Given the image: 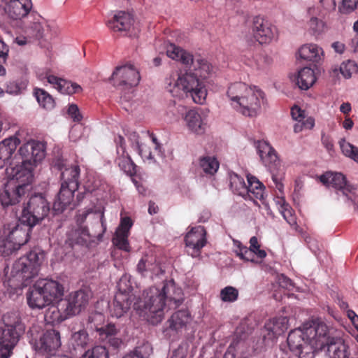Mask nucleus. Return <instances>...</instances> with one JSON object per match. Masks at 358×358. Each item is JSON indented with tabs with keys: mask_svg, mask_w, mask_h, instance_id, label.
I'll return each mask as SVG.
<instances>
[{
	"mask_svg": "<svg viewBox=\"0 0 358 358\" xmlns=\"http://www.w3.org/2000/svg\"><path fill=\"white\" fill-rule=\"evenodd\" d=\"M183 300L182 289L173 280H169L160 289L151 287L145 289L133 306L139 316L152 324H157L164 319L165 312L178 306Z\"/></svg>",
	"mask_w": 358,
	"mask_h": 358,
	"instance_id": "f257e3e1",
	"label": "nucleus"
},
{
	"mask_svg": "<svg viewBox=\"0 0 358 358\" xmlns=\"http://www.w3.org/2000/svg\"><path fill=\"white\" fill-rule=\"evenodd\" d=\"M327 331L324 323L307 322L289 334L288 346L299 358H315V352L322 350L328 341Z\"/></svg>",
	"mask_w": 358,
	"mask_h": 358,
	"instance_id": "f03ea898",
	"label": "nucleus"
},
{
	"mask_svg": "<svg viewBox=\"0 0 358 358\" xmlns=\"http://www.w3.org/2000/svg\"><path fill=\"white\" fill-rule=\"evenodd\" d=\"M226 95L230 106L236 112L250 118L259 116L265 101V94L259 87L243 82L231 83Z\"/></svg>",
	"mask_w": 358,
	"mask_h": 358,
	"instance_id": "7ed1b4c3",
	"label": "nucleus"
},
{
	"mask_svg": "<svg viewBox=\"0 0 358 358\" xmlns=\"http://www.w3.org/2000/svg\"><path fill=\"white\" fill-rule=\"evenodd\" d=\"M7 171L12 180L0 190V203L3 208L15 206L24 199L33 178L30 169L22 166Z\"/></svg>",
	"mask_w": 358,
	"mask_h": 358,
	"instance_id": "20e7f679",
	"label": "nucleus"
},
{
	"mask_svg": "<svg viewBox=\"0 0 358 358\" xmlns=\"http://www.w3.org/2000/svg\"><path fill=\"white\" fill-rule=\"evenodd\" d=\"M32 226L21 220V217L3 224L0 231V252L8 257L27 243Z\"/></svg>",
	"mask_w": 358,
	"mask_h": 358,
	"instance_id": "39448f33",
	"label": "nucleus"
},
{
	"mask_svg": "<svg viewBox=\"0 0 358 358\" xmlns=\"http://www.w3.org/2000/svg\"><path fill=\"white\" fill-rule=\"evenodd\" d=\"M169 92L176 97H190L198 104H203L207 96V90L203 81L189 71L178 75L173 85H170Z\"/></svg>",
	"mask_w": 358,
	"mask_h": 358,
	"instance_id": "423d86ee",
	"label": "nucleus"
},
{
	"mask_svg": "<svg viewBox=\"0 0 358 358\" xmlns=\"http://www.w3.org/2000/svg\"><path fill=\"white\" fill-rule=\"evenodd\" d=\"M5 328L0 334V358H8L24 330L17 312L7 313L3 316Z\"/></svg>",
	"mask_w": 358,
	"mask_h": 358,
	"instance_id": "0eeeda50",
	"label": "nucleus"
},
{
	"mask_svg": "<svg viewBox=\"0 0 358 358\" xmlns=\"http://www.w3.org/2000/svg\"><path fill=\"white\" fill-rule=\"evenodd\" d=\"M50 210V203L45 196L41 194H35L24 205L21 220L34 227L48 215Z\"/></svg>",
	"mask_w": 358,
	"mask_h": 358,
	"instance_id": "6e6552de",
	"label": "nucleus"
},
{
	"mask_svg": "<svg viewBox=\"0 0 358 358\" xmlns=\"http://www.w3.org/2000/svg\"><path fill=\"white\" fill-rule=\"evenodd\" d=\"M130 278L131 276L125 273L117 282V292L110 309L113 317L120 318L123 316L130 308L131 301L135 298Z\"/></svg>",
	"mask_w": 358,
	"mask_h": 358,
	"instance_id": "1a4fd4ad",
	"label": "nucleus"
},
{
	"mask_svg": "<svg viewBox=\"0 0 358 358\" xmlns=\"http://www.w3.org/2000/svg\"><path fill=\"white\" fill-rule=\"evenodd\" d=\"M29 333L31 336V344L38 352L55 354L61 347L60 334L55 329L40 332L39 328L34 326Z\"/></svg>",
	"mask_w": 358,
	"mask_h": 358,
	"instance_id": "9d476101",
	"label": "nucleus"
},
{
	"mask_svg": "<svg viewBox=\"0 0 358 358\" xmlns=\"http://www.w3.org/2000/svg\"><path fill=\"white\" fill-rule=\"evenodd\" d=\"M43 259V253L31 251L14 263L12 272L25 282L38 274Z\"/></svg>",
	"mask_w": 358,
	"mask_h": 358,
	"instance_id": "9b49d317",
	"label": "nucleus"
},
{
	"mask_svg": "<svg viewBox=\"0 0 358 358\" xmlns=\"http://www.w3.org/2000/svg\"><path fill=\"white\" fill-rule=\"evenodd\" d=\"M320 180L327 187L335 189L338 196H342L346 198L347 200L355 202V188L347 182L343 173L331 171L326 172L320 176Z\"/></svg>",
	"mask_w": 358,
	"mask_h": 358,
	"instance_id": "f8f14e48",
	"label": "nucleus"
},
{
	"mask_svg": "<svg viewBox=\"0 0 358 358\" xmlns=\"http://www.w3.org/2000/svg\"><path fill=\"white\" fill-rule=\"evenodd\" d=\"M92 297L90 290L80 289L71 293L67 299L59 303L60 310H62L66 317L78 314L81 310L86 307Z\"/></svg>",
	"mask_w": 358,
	"mask_h": 358,
	"instance_id": "ddd939ff",
	"label": "nucleus"
},
{
	"mask_svg": "<svg viewBox=\"0 0 358 358\" xmlns=\"http://www.w3.org/2000/svg\"><path fill=\"white\" fill-rule=\"evenodd\" d=\"M114 85L123 88H132L138 85L141 76L138 70L131 64L117 66L111 75Z\"/></svg>",
	"mask_w": 358,
	"mask_h": 358,
	"instance_id": "4468645a",
	"label": "nucleus"
},
{
	"mask_svg": "<svg viewBox=\"0 0 358 358\" xmlns=\"http://www.w3.org/2000/svg\"><path fill=\"white\" fill-rule=\"evenodd\" d=\"M252 31L254 38L260 44H269L278 37L277 27L271 22L260 17H255L252 21Z\"/></svg>",
	"mask_w": 358,
	"mask_h": 358,
	"instance_id": "2eb2a0df",
	"label": "nucleus"
},
{
	"mask_svg": "<svg viewBox=\"0 0 358 358\" xmlns=\"http://www.w3.org/2000/svg\"><path fill=\"white\" fill-rule=\"evenodd\" d=\"M187 252L191 257H200L201 250L206 245V231L203 227L197 226L192 228L185 238Z\"/></svg>",
	"mask_w": 358,
	"mask_h": 358,
	"instance_id": "dca6fc26",
	"label": "nucleus"
},
{
	"mask_svg": "<svg viewBox=\"0 0 358 358\" xmlns=\"http://www.w3.org/2000/svg\"><path fill=\"white\" fill-rule=\"evenodd\" d=\"M234 251L236 255L241 259L247 262H255V257L259 259H264L266 257V252L264 250L260 249L258 239L256 236H252L250 239V248L243 245L239 241L234 240Z\"/></svg>",
	"mask_w": 358,
	"mask_h": 358,
	"instance_id": "f3484780",
	"label": "nucleus"
},
{
	"mask_svg": "<svg viewBox=\"0 0 358 358\" xmlns=\"http://www.w3.org/2000/svg\"><path fill=\"white\" fill-rule=\"evenodd\" d=\"M187 129L192 134L201 136L205 134L208 124L206 114L202 110L190 109L183 116Z\"/></svg>",
	"mask_w": 358,
	"mask_h": 358,
	"instance_id": "a211bd4d",
	"label": "nucleus"
},
{
	"mask_svg": "<svg viewBox=\"0 0 358 358\" xmlns=\"http://www.w3.org/2000/svg\"><path fill=\"white\" fill-rule=\"evenodd\" d=\"M288 329L287 317L273 318L266 322L262 331L263 339L266 345L273 343L275 339Z\"/></svg>",
	"mask_w": 358,
	"mask_h": 358,
	"instance_id": "6ab92c4d",
	"label": "nucleus"
},
{
	"mask_svg": "<svg viewBox=\"0 0 358 358\" xmlns=\"http://www.w3.org/2000/svg\"><path fill=\"white\" fill-rule=\"evenodd\" d=\"M110 29L114 31L129 32V36H136L138 29L134 26V20L131 13L124 11H119L108 24Z\"/></svg>",
	"mask_w": 358,
	"mask_h": 358,
	"instance_id": "aec40b11",
	"label": "nucleus"
},
{
	"mask_svg": "<svg viewBox=\"0 0 358 358\" xmlns=\"http://www.w3.org/2000/svg\"><path fill=\"white\" fill-rule=\"evenodd\" d=\"M31 0H10L5 6V12L13 20H18L29 17L32 11Z\"/></svg>",
	"mask_w": 358,
	"mask_h": 358,
	"instance_id": "412c9836",
	"label": "nucleus"
},
{
	"mask_svg": "<svg viewBox=\"0 0 358 358\" xmlns=\"http://www.w3.org/2000/svg\"><path fill=\"white\" fill-rule=\"evenodd\" d=\"M115 143L117 145L115 163L118 165L120 169L127 175H134L136 172V166L126 151L124 138L122 136H118L115 138Z\"/></svg>",
	"mask_w": 358,
	"mask_h": 358,
	"instance_id": "4be33fe9",
	"label": "nucleus"
},
{
	"mask_svg": "<svg viewBox=\"0 0 358 358\" xmlns=\"http://www.w3.org/2000/svg\"><path fill=\"white\" fill-rule=\"evenodd\" d=\"M77 189L78 187L74 182L71 183V185L62 182L59 192L53 203V210L56 213H62L71 203L74 192Z\"/></svg>",
	"mask_w": 358,
	"mask_h": 358,
	"instance_id": "5701e85b",
	"label": "nucleus"
},
{
	"mask_svg": "<svg viewBox=\"0 0 358 358\" xmlns=\"http://www.w3.org/2000/svg\"><path fill=\"white\" fill-rule=\"evenodd\" d=\"M259 155L270 171H275L280 166V162L275 150L266 141H259L257 144Z\"/></svg>",
	"mask_w": 358,
	"mask_h": 358,
	"instance_id": "b1692460",
	"label": "nucleus"
},
{
	"mask_svg": "<svg viewBox=\"0 0 358 358\" xmlns=\"http://www.w3.org/2000/svg\"><path fill=\"white\" fill-rule=\"evenodd\" d=\"M132 226L131 220L125 217L122 218L120 224L115 231L113 238V243L119 249L126 252L130 251V246L128 241L129 229Z\"/></svg>",
	"mask_w": 358,
	"mask_h": 358,
	"instance_id": "393cba45",
	"label": "nucleus"
},
{
	"mask_svg": "<svg viewBox=\"0 0 358 358\" xmlns=\"http://www.w3.org/2000/svg\"><path fill=\"white\" fill-rule=\"evenodd\" d=\"M193 317L187 309H181L174 312L167 320L169 328L176 333L186 330L192 324Z\"/></svg>",
	"mask_w": 358,
	"mask_h": 358,
	"instance_id": "a878e982",
	"label": "nucleus"
},
{
	"mask_svg": "<svg viewBox=\"0 0 358 358\" xmlns=\"http://www.w3.org/2000/svg\"><path fill=\"white\" fill-rule=\"evenodd\" d=\"M52 304L60 301L64 295V287L57 280L41 279L37 281Z\"/></svg>",
	"mask_w": 358,
	"mask_h": 358,
	"instance_id": "bb28decb",
	"label": "nucleus"
},
{
	"mask_svg": "<svg viewBox=\"0 0 358 358\" xmlns=\"http://www.w3.org/2000/svg\"><path fill=\"white\" fill-rule=\"evenodd\" d=\"M27 300L29 306L32 309H43L51 305L37 281L27 292Z\"/></svg>",
	"mask_w": 358,
	"mask_h": 358,
	"instance_id": "cd10ccee",
	"label": "nucleus"
},
{
	"mask_svg": "<svg viewBox=\"0 0 358 358\" xmlns=\"http://www.w3.org/2000/svg\"><path fill=\"white\" fill-rule=\"evenodd\" d=\"M45 20L36 12H32L28 17V24L24 27V33L31 38H41L43 36Z\"/></svg>",
	"mask_w": 358,
	"mask_h": 358,
	"instance_id": "c85d7f7f",
	"label": "nucleus"
},
{
	"mask_svg": "<svg viewBox=\"0 0 358 358\" xmlns=\"http://www.w3.org/2000/svg\"><path fill=\"white\" fill-rule=\"evenodd\" d=\"M189 71H192L195 77L199 78L200 80L209 78L214 73V67L206 59L197 57L195 59L192 57V62H190Z\"/></svg>",
	"mask_w": 358,
	"mask_h": 358,
	"instance_id": "c756f323",
	"label": "nucleus"
},
{
	"mask_svg": "<svg viewBox=\"0 0 358 358\" xmlns=\"http://www.w3.org/2000/svg\"><path fill=\"white\" fill-rule=\"evenodd\" d=\"M291 115L296 122L294 125V131L299 133L303 129H311L315 126V120L312 117H306L303 110L297 106L291 109Z\"/></svg>",
	"mask_w": 358,
	"mask_h": 358,
	"instance_id": "7c9ffc66",
	"label": "nucleus"
},
{
	"mask_svg": "<svg viewBox=\"0 0 358 358\" xmlns=\"http://www.w3.org/2000/svg\"><path fill=\"white\" fill-rule=\"evenodd\" d=\"M247 191L244 196L245 199H250L254 201L256 205H259L256 199L264 201L265 197L264 185L255 177L250 174L247 175Z\"/></svg>",
	"mask_w": 358,
	"mask_h": 358,
	"instance_id": "2f4dec72",
	"label": "nucleus"
},
{
	"mask_svg": "<svg viewBox=\"0 0 358 358\" xmlns=\"http://www.w3.org/2000/svg\"><path fill=\"white\" fill-rule=\"evenodd\" d=\"M47 81L58 92L64 94H73L82 91V87L76 83H72L54 75H48Z\"/></svg>",
	"mask_w": 358,
	"mask_h": 358,
	"instance_id": "473e14b6",
	"label": "nucleus"
},
{
	"mask_svg": "<svg viewBox=\"0 0 358 358\" xmlns=\"http://www.w3.org/2000/svg\"><path fill=\"white\" fill-rule=\"evenodd\" d=\"M55 166L62 171V182H65L68 185H71V183L74 182L78 187L80 168L78 165H68L65 161L59 160Z\"/></svg>",
	"mask_w": 358,
	"mask_h": 358,
	"instance_id": "72a5a7b5",
	"label": "nucleus"
},
{
	"mask_svg": "<svg viewBox=\"0 0 358 358\" xmlns=\"http://www.w3.org/2000/svg\"><path fill=\"white\" fill-rule=\"evenodd\" d=\"M318 9L315 6H311L307 9L308 18L306 22L307 29L309 33L314 36L322 34L326 27V23L318 18Z\"/></svg>",
	"mask_w": 358,
	"mask_h": 358,
	"instance_id": "f704fd0d",
	"label": "nucleus"
},
{
	"mask_svg": "<svg viewBox=\"0 0 358 358\" xmlns=\"http://www.w3.org/2000/svg\"><path fill=\"white\" fill-rule=\"evenodd\" d=\"M299 57L307 61L317 62L324 55L323 49L315 43H306L300 47L298 51Z\"/></svg>",
	"mask_w": 358,
	"mask_h": 358,
	"instance_id": "c9c22d12",
	"label": "nucleus"
},
{
	"mask_svg": "<svg viewBox=\"0 0 358 358\" xmlns=\"http://www.w3.org/2000/svg\"><path fill=\"white\" fill-rule=\"evenodd\" d=\"M291 79L296 83L300 89L306 90L315 83L316 77L312 69L304 67L300 69L293 78L291 77Z\"/></svg>",
	"mask_w": 358,
	"mask_h": 358,
	"instance_id": "e433bc0d",
	"label": "nucleus"
},
{
	"mask_svg": "<svg viewBox=\"0 0 358 358\" xmlns=\"http://www.w3.org/2000/svg\"><path fill=\"white\" fill-rule=\"evenodd\" d=\"M275 203L286 222L294 229L296 228V218L293 209L282 196H277L274 199Z\"/></svg>",
	"mask_w": 358,
	"mask_h": 358,
	"instance_id": "4c0bfd02",
	"label": "nucleus"
},
{
	"mask_svg": "<svg viewBox=\"0 0 358 358\" xmlns=\"http://www.w3.org/2000/svg\"><path fill=\"white\" fill-rule=\"evenodd\" d=\"M166 55L172 59L179 61L186 66L192 62V55L190 53L172 43L166 46Z\"/></svg>",
	"mask_w": 358,
	"mask_h": 358,
	"instance_id": "58836bf2",
	"label": "nucleus"
},
{
	"mask_svg": "<svg viewBox=\"0 0 358 358\" xmlns=\"http://www.w3.org/2000/svg\"><path fill=\"white\" fill-rule=\"evenodd\" d=\"M20 141L17 137L11 136L0 142V155L8 162L16 150Z\"/></svg>",
	"mask_w": 358,
	"mask_h": 358,
	"instance_id": "ea45409f",
	"label": "nucleus"
},
{
	"mask_svg": "<svg viewBox=\"0 0 358 358\" xmlns=\"http://www.w3.org/2000/svg\"><path fill=\"white\" fill-rule=\"evenodd\" d=\"M220 166V164L215 157L204 156L199 159V167L206 174H215Z\"/></svg>",
	"mask_w": 358,
	"mask_h": 358,
	"instance_id": "a19ab883",
	"label": "nucleus"
},
{
	"mask_svg": "<svg viewBox=\"0 0 358 358\" xmlns=\"http://www.w3.org/2000/svg\"><path fill=\"white\" fill-rule=\"evenodd\" d=\"M230 186L232 191L243 198L248 193L247 185L244 179L236 173H231L230 175Z\"/></svg>",
	"mask_w": 358,
	"mask_h": 358,
	"instance_id": "79ce46f5",
	"label": "nucleus"
},
{
	"mask_svg": "<svg viewBox=\"0 0 358 358\" xmlns=\"http://www.w3.org/2000/svg\"><path fill=\"white\" fill-rule=\"evenodd\" d=\"M33 145H34V141H29V142L24 143L23 145H22L19 150L20 155L23 158H24V159L22 162V164H20V166H22L23 168H28L29 169H30L31 173H32L31 160H32Z\"/></svg>",
	"mask_w": 358,
	"mask_h": 358,
	"instance_id": "37998d69",
	"label": "nucleus"
},
{
	"mask_svg": "<svg viewBox=\"0 0 358 358\" xmlns=\"http://www.w3.org/2000/svg\"><path fill=\"white\" fill-rule=\"evenodd\" d=\"M272 59L267 55H258L253 57L248 64L259 71H265L272 64Z\"/></svg>",
	"mask_w": 358,
	"mask_h": 358,
	"instance_id": "c03bdc74",
	"label": "nucleus"
},
{
	"mask_svg": "<svg viewBox=\"0 0 358 358\" xmlns=\"http://www.w3.org/2000/svg\"><path fill=\"white\" fill-rule=\"evenodd\" d=\"M343 155L358 163V147L348 142L345 138H341L338 142Z\"/></svg>",
	"mask_w": 358,
	"mask_h": 358,
	"instance_id": "a18cd8bd",
	"label": "nucleus"
},
{
	"mask_svg": "<svg viewBox=\"0 0 358 358\" xmlns=\"http://www.w3.org/2000/svg\"><path fill=\"white\" fill-rule=\"evenodd\" d=\"M34 95L39 105L48 110H50L55 106L53 98L46 91L43 89H35Z\"/></svg>",
	"mask_w": 358,
	"mask_h": 358,
	"instance_id": "49530a36",
	"label": "nucleus"
},
{
	"mask_svg": "<svg viewBox=\"0 0 358 358\" xmlns=\"http://www.w3.org/2000/svg\"><path fill=\"white\" fill-rule=\"evenodd\" d=\"M69 236L72 243L83 245L90 241L91 235L87 227L80 226L75 231L72 232Z\"/></svg>",
	"mask_w": 358,
	"mask_h": 358,
	"instance_id": "de8ad7c7",
	"label": "nucleus"
},
{
	"mask_svg": "<svg viewBox=\"0 0 358 358\" xmlns=\"http://www.w3.org/2000/svg\"><path fill=\"white\" fill-rule=\"evenodd\" d=\"M71 343L75 350L83 349L89 343L88 334L85 330H80L71 336Z\"/></svg>",
	"mask_w": 358,
	"mask_h": 358,
	"instance_id": "09e8293b",
	"label": "nucleus"
},
{
	"mask_svg": "<svg viewBox=\"0 0 358 358\" xmlns=\"http://www.w3.org/2000/svg\"><path fill=\"white\" fill-rule=\"evenodd\" d=\"M155 258L152 255H145L139 260L136 271L141 276L148 277L149 275V268L152 266Z\"/></svg>",
	"mask_w": 358,
	"mask_h": 358,
	"instance_id": "8fccbe9b",
	"label": "nucleus"
},
{
	"mask_svg": "<svg viewBox=\"0 0 358 358\" xmlns=\"http://www.w3.org/2000/svg\"><path fill=\"white\" fill-rule=\"evenodd\" d=\"M152 352L149 343H144L138 346L134 351L126 355L123 358H148Z\"/></svg>",
	"mask_w": 358,
	"mask_h": 358,
	"instance_id": "3c124183",
	"label": "nucleus"
},
{
	"mask_svg": "<svg viewBox=\"0 0 358 358\" xmlns=\"http://www.w3.org/2000/svg\"><path fill=\"white\" fill-rule=\"evenodd\" d=\"M339 71L345 78H350L358 71V66L355 61L347 60L341 64Z\"/></svg>",
	"mask_w": 358,
	"mask_h": 358,
	"instance_id": "603ef678",
	"label": "nucleus"
},
{
	"mask_svg": "<svg viewBox=\"0 0 358 358\" xmlns=\"http://www.w3.org/2000/svg\"><path fill=\"white\" fill-rule=\"evenodd\" d=\"M220 296L223 302L232 303L237 300L238 291L234 287L227 286L221 289Z\"/></svg>",
	"mask_w": 358,
	"mask_h": 358,
	"instance_id": "864d4df0",
	"label": "nucleus"
},
{
	"mask_svg": "<svg viewBox=\"0 0 358 358\" xmlns=\"http://www.w3.org/2000/svg\"><path fill=\"white\" fill-rule=\"evenodd\" d=\"M81 358H108V352L105 347L97 345L86 351Z\"/></svg>",
	"mask_w": 358,
	"mask_h": 358,
	"instance_id": "5fc2aeb1",
	"label": "nucleus"
},
{
	"mask_svg": "<svg viewBox=\"0 0 358 358\" xmlns=\"http://www.w3.org/2000/svg\"><path fill=\"white\" fill-rule=\"evenodd\" d=\"M45 156V148L43 143L34 141L32 161L34 163L40 162Z\"/></svg>",
	"mask_w": 358,
	"mask_h": 358,
	"instance_id": "6e6d98bb",
	"label": "nucleus"
},
{
	"mask_svg": "<svg viewBox=\"0 0 358 358\" xmlns=\"http://www.w3.org/2000/svg\"><path fill=\"white\" fill-rule=\"evenodd\" d=\"M96 330L99 332L101 338L103 341L108 338L116 335L117 330L114 324H108L106 326L97 327L96 325Z\"/></svg>",
	"mask_w": 358,
	"mask_h": 358,
	"instance_id": "4d7b16f0",
	"label": "nucleus"
},
{
	"mask_svg": "<svg viewBox=\"0 0 358 358\" xmlns=\"http://www.w3.org/2000/svg\"><path fill=\"white\" fill-rule=\"evenodd\" d=\"M358 6V0H342L338 10L343 14H349L355 11Z\"/></svg>",
	"mask_w": 358,
	"mask_h": 358,
	"instance_id": "13d9d810",
	"label": "nucleus"
},
{
	"mask_svg": "<svg viewBox=\"0 0 358 358\" xmlns=\"http://www.w3.org/2000/svg\"><path fill=\"white\" fill-rule=\"evenodd\" d=\"M136 151L143 160H147L150 162H154V155L150 150V146L142 143Z\"/></svg>",
	"mask_w": 358,
	"mask_h": 358,
	"instance_id": "bf43d9fd",
	"label": "nucleus"
},
{
	"mask_svg": "<svg viewBox=\"0 0 358 358\" xmlns=\"http://www.w3.org/2000/svg\"><path fill=\"white\" fill-rule=\"evenodd\" d=\"M169 112L172 113L174 119L178 120L180 115H185L186 107L184 105L176 103L175 101L169 106Z\"/></svg>",
	"mask_w": 358,
	"mask_h": 358,
	"instance_id": "052dcab7",
	"label": "nucleus"
},
{
	"mask_svg": "<svg viewBox=\"0 0 358 358\" xmlns=\"http://www.w3.org/2000/svg\"><path fill=\"white\" fill-rule=\"evenodd\" d=\"M189 350V344L187 342L181 343L176 348L171 357V358H187Z\"/></svg>",
	"mask_w": 358,
	"mask_h": 358,
	"instance_id": "680f3d73",
	"label": "nucleus"
},
{
	"mask_svg": "<svg viewBox=\"0 0 358 358\" xmlns=\"http://www.w3.org/2000/svg\"><path fill=\"white\" fill-rule=\"evenodd\" d=\"M164 273V269L155 258V262L152 263V266L149 268V275L148 277L154 278L155 277L160 276Z\"/></svg>",
	"mask_w": 358,
	"mask_h": 358,
	"instance_id": "e2e57ef3",
	"label": "nucleus"
},
{
	"mask_svg": "<svg viewBox=\"0 0 358 358\" xmlns=\"http://www.w3.org/2000/svg\"><path fill=\"white\" fill-rule=\"evenodd\" d=\"M68 115L75 122H80L83 116L80 113L79 109L76 104H71L68 108Z\"/></svg>",
	"mask_w": 358,
	"mask_h": 358,
	"instance_id": "0e129e2a",
	"label": "nucleus"
},
{
	"mask_svg": "<svg viewBox=\"0 0 358 358\" xmlns=\"http://www.w3.org/2000/svg\"><path fill=\"white\" fill-rule=\"evenodd\" d=\"M104 315L102 313H94L89 317V322L94 324V327L96 329V325L101 327L104 322Z\"/></svg>",
	"mask_w": 358,
	"mask_h": 358,
	"instance_id": "69168bd1",
	"label": "nucleus"
},
{
	"mask_svg": "<svg viewBox=\"0 0 358 358\" xmlns=\"http://www.w3.org/2000/svg\"><path fill=\"white\" fill-rule=\"evenodd\" d=\"M128 139L131 143V147L134 150H137L139 148V146L142 143V142L139 139V136L136 131H131L128 134Z\"/></svg>",
	"mask_w": 358,
	"mask_h": 358,
	"instance_id": "338daca9",
	"label": "nucleus"
},
{
	"mask_svg": "<svg viewBox=\"0 0 358 358\" xmlns=\"http://www.w3.org/2000/svg\"><path fill=\"white\" fill-rule=\"evenodd\" d=\"M320 3L322 8L329 11H334L336 8V0H320Z\"/></svg>",
	"mask_w": 358,
	"mask_h": 358,
	"instance_id": "774afa93",
	"label": "nucleus"
}]
</instances>
